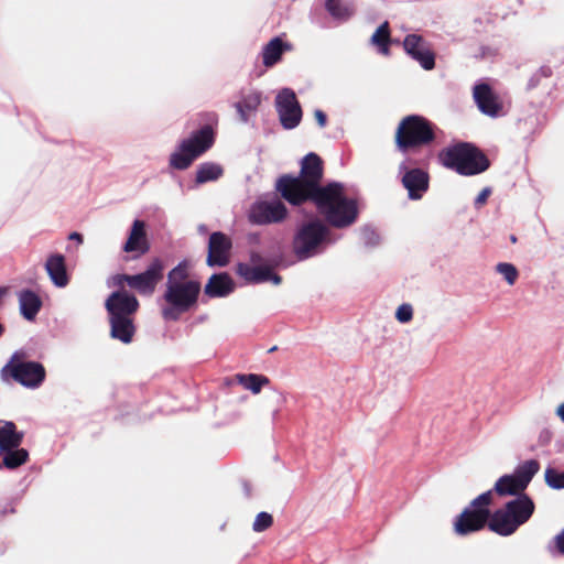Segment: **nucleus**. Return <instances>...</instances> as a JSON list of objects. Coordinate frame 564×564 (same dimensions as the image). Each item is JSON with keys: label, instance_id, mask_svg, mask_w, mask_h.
I'll return each instance as SVG.
<instances>
[{"label": "nucleus", "instance_id": "1", "mask_svg": "<svg viewBox=\"0 0 564 564\" xmlns=\"http://www.w3.org/2000/svg\"><path fill=\"white\" fill-rule=\"evenodd\" d=\"M299 172L280 174L274 181V188L290 206L310 204L317 212L327 214L332 224L350 223L356 215L351 203L357 197L346 195L345 183L324 180L325 162L314 151L307 152L299 160Z\"/></svg>", "mask_w": 564, "mask_h": 564}, {"label": "nucleus", "instance_id": "2", "mask_svg": "<svg viewBox=\"0 0 564 564\" xmlns=\"http://www.w3.org/2000/svg\"><path fill=\"white\" fill-rule=\"evenodd\" d=\"M511 497L499 508L491 510L490 494H479L453 518V532L457 536L465 538L488 529L499 536H511L532 518L535 511V502L528 492Z\"/></svg>", "mask_w": 564, "mask_h": 564}, {"label": "nucleus", "instance_id": "3", "mask_svg": "<svg viewBox=\"0 0 564 564\" xmlns=\"http://www.w3.org/2000/svg\"><path fill=\"white\" fill-rule=\"evenodd\" d=\"M306 205L291 206L301 216L295 221L292 237V250L296 261H305L322 254L336 241L330 228H348L357 223L360 215L359 202H354L350 209H355L356 215L352 220L344 225H334L326 213L307 209Z\"/></svg>", "mask_w": 564, "mask_h": 564}, {"label": "nucleus", "instance_id": "4", "mask_svg": "<svg viewBox=\"0 0 564 564\" xmlns=\"http://www.w3.org/2000/svg\"><path fill=\"white\" fill-rule=\"evenodd\" d=\"M219 117L216 111L197 113V127L180 139L169 155L170 170L186 171L216 143Z\"/></svg>", "mask_w": 564, "mask_h": 564}, {"label": "nucleus", "instance_id": "5", "mask_svg": "<svg viewBox=\"0 0 564 564\" xmlns=\"http://www.w3.org/2000/svg\"><path fill=\"white\" fill-rule=\"evenodd\" d=\"M443 131L423 115L410 113L401 118L394 130V150L403 156H420L425 150H434Z\"/></svg>", "mask_w": 564, "mask_h": 564}, {"label": "nucleus", "instance_id": "6", "mask_svg": "<svg viewBox=\"0 0 564 564\" xmlns=\"http://www.w3.org/2000/svg\"><path fill=\"white\" fill-rule=\"evenodd\" d=\"M437 163L465 177L485 173L491 166L488 155L474 142L452 140L436 155Z\"/></svg>", "mask_w": 564, "mask_h": 564}, {"label": "nucleus", "instance_id": "7", "mask_svg": "<svg viewBox=\"0 0 564 564\" xmlns=\"http://www.w3.org/2000/svg\"><path fill=\"white\" fill-rule=\"evenodd\" d=\"M202 297V283L191 279L182 284L167 285L161 299L165 304L161 308L165 322H178L183 314L198 308Z\"/></svg>", "mask_w": 564, "mask_h": 564}, {"label": "nucleus", "instance_id": "8", "mask_svg": "<svg viewBox=\"0 0 564 564\" xmlns=\"http://www.w3.org/2000/svg\"><path fill=\"white\" fill-rule=\"evenodd\" d=\"M434 150H425L420 156H403L399 164L397 180L408 193L410 200H420L430 189L429 167Z\"/></svg>", "mask_w": 564, "mask_h": 564}, {"label": "nucleus", "instance_id": "9", "mask_svg": "<svg viewBox=\"0 0 564 564\" xmlns=\"http://www.w3.org/2000/svg\"><path fill=\"white\" fill-rule=\"evenodd\" d=\"M2 382L19 383L25 389H39L46 379V370L42 362L26 359L22 349L15 350L0 370Z\"/></svg>", "mask_w": 564, "mask_h": 564}, {"label": "nucleus", "instance_id": "10", "mask_svg": "<svg viewBox=\"0 0 564 564\" xmlns=\"http://www.w3.org/2000/svg\"><path fill=\"white\" fill-rule=\"evenodd\" d=\"M280 193L273 187L256 197L247 210V219L252 226L283 224L290 216V210Z\"/></svg>", "mask_w": 564, "mask_h": 564}, {"label": "nucleus", "instance_id": "11", "mask_svg": "<svg viewBox=\"0 0 564 564\" xmlns=\"http://www.w3.org/2000/svg\"><path fill=\"white\" fill-rule=\"evenodd\" d=\"M109 324V337L123 345L134 341L138 326L135 315L140 310V302L104 305Z\"/></svg>", "mask_w": 564, "mask_h": 564}, {"label": "nucleus", "instance_id": "12", "mask_svg": "<svg viewBox=\"0 0 564 564\" xmlns=\"http://www.w3.org/2000/svg\"><path fill=\"white\" fill-rule=\"evenodd\" d=\"M471 97L478 111L486 117L498 119L508 113L500 94L496 90L492 79L489 77L475 80L471 87Z\"/></svg>", "mask_w": 564, "mask_h": 564}, {"label": "nucleus", "instance_id": "13", "mask_svg": "<svg viewBox=\"0 0 564 564\" xmlns=\"http://www.w3.org/2000/svg\"><path fill=\"white\" fill-rule=\"evenodd\" d=\"M167 264V259L160 256L152 257L142 271L131 273V290L141 296L153 295L159 283L164 279Z\"/></svg>", "mask_w": 564, "mask_h": 564}, {"label": "nucleus", "instance_id": "14", "mask_svg": "<svg viewBox=\"0 0 564 564\" xmlns=\"http://www.w3.org/2000/svg\"><path fill=\"white\" fill-rule=\"evenodd\" d=\"M151 250V240L148 235V225L140 218H134L127 230L124 241L121 243V251L126 253L122 260L133 261L142 258Z\"/></svg>", "mask_w": 564, "mask_h": 564}, {"label": "nucleus", "instance_id": "15", "mask_svg": "<svg viewBox=\"0 0 564 564\" xmlns=\"http://www.w3.org/2000/svg\"><path fill=\"white\" fill-rule=\"evenodd\" d=\"M279 121L284 130L297 128L303 118V109L295 91L290 87L279 90L274 99Z\"/></svg>", "mask_w": 564, "mask_h": 564}, {"label": "nucleus", "instance_id": "16", "mask_svg": "<svg viewBox=\"0 0 564 564\" xmlns=\"http://www.w3.org/2000/svg\"><path fill=\"white\" fill-rule=\"evenodd\" d=\"M293 50V44L286 40V34L281 33L272 36L267 43L263 44L258 57H261L262 66L257 64L250 72V76L259 78L264 75L268 68L279 64L283 54Z\"/></svg>", "mask_w": 564, "mask_h": 564}, {"label": "nucleus", "instance_id": "17", "mask_svg": "<svg viewBox=\"0 0 564 564\" xmlns=\"http://www.w3.org/2000/svg\"><path fill=\"white\" fill-rule=\"evenodd\" d=\"M404 53L416 62L424 70H432L436 66V53L431 43L419 33H408L402 40Z\"/></svg>", "mask_w": 564, "mask_h": 564}, {"label": "nucleus", "instance_id": "18", "mask_svg": "<svg viewBox=\"0 0 564 564\" xmlns=\"http://www.w3.org/2000/svg\"><path fill=\"white\" fill-rule=\"evenodd\" d=\"M232 249V240L229 235L221 230L209 234L207 240L206 264L209 268H225L229 263V256Z\"/></svg>", "mask_w": 564, "mask_h": 564}, {"label": "nucleus", "instance_id": "19", "mask_svg": "<svg viewBox=\"0 0 564 564\" xmlns=\"http://www.w3.org/2000/svg\"><path fill=\"white\" fill-rule=\"evenodd\" d=\"M108 288H115L105 299L104 305L126 304L140 302L131 290L132 274L127 272L115 273L106 280Z\"/></svg>", "mask_w": 564, "mask_h": 564}, {"label": "nucleus", "instance_id": "20", "mask_svg": "<svg viewBox=\"0 0 564 564\" xmlns=\"http://www.w3.org/2000/svg\"><path fill=\"white\" fill-rule=\"evenodd\" d=\"M234 271L236 275L241 280V285H257L270 282L273 285H280L282 283V276L274 271V269L258 268L257 265H250L247 262L238 261Z\"/></svg>", "mask_w": 564, "mask_h": 564}, {"label": "nucleus", "instance_id": "21", "mask_svg": "<svg viewBox=\"0 0 564 564\" xmlns=\"http://www.w3.org/2000/svg\"><path fill=\"white\" fill-rule=\"evenodd\" d=\"M236 288V281L227 271H215L202 286L200 303L207 304L213 299L227 297Z\"/></svg>", "mask_w": 564, "mask_h": 564}, {"label": "nucleus", "instance_id": "22", "mask_svg": "<svg viewBox=\"0 0 564 564\" xmlns=\"http://www.w3.org/2000/svg\"><path fill=\"white\" fill-rule=\"evenodd\" d=\"M44 270L55 288L64 289L69 284L70 273L67 271L66 257L63 253H50L44 262Z\"/></svg>", "mask_w": 564, "mask_h": 564}, {"label": "nucleus", "instance_id": "23", "mask_svg": "<svg viewBox=\"0 0 564 564\" xmlns=\"http://www.w3.org/2000/svg\"><path fill=\"white\" fill-rule=\"evenodd\" d=\"M19 303V313L23 319L33 323L43 307V300L39 290L22 288L15 292Z\"/></svg>", "mask_w": 564, "mask_h": 564}, {"label": "nucleus", "instance_id": "24", "mask_svg": "<svg viewBox=\"0 0 564 564\" xmlns=\"http://www.w3.org/2000/svg\"><path fill=\"white\" fill-rule=\"evenodd\" d=\"M224 173L225 170L220 163L213 161L199 163L196 166L194 177L187 184L186 189L193 191L206 183L216 182L223 177Z\"/></svg>", "mask_w": 564, "mask_h": 564}, {"label": "nucleus", "instance_id": "25", "mask_svg": "<svg viewBox=\"0 0 564 564\" xmlns=\"http://www.w3.org/2000/svg\"><path fill=\"white\" fill-rule=\"evenodd\" d=\"M250 265H257L258 268H270V269H286L292 265L294 261L286 259L284 252L279 247L275 251L268 252L264 256L256 250L249 252Z\"/></svg>", "mask_w": 564, "mask_h": 564}, {"label": "nucleus", "instance_id": "26", "mask_svg": "<svg viewBox=\"0 0 564 564\" xmlns=\"http://www.w3.org/2000/svg\"><path fill=\"white\" fill-rule=\"evenodd\" d=\"M22 442L23 440H19L15 447L9 445L0 448V458H2L6 469L15 470L29 460L30 453L26 448L21 447Z\"/></svg>", "mask_w": 564, "mask_h": 564}, {"label": "nucleus", "instance_id": "27", "mask_svg": "<svg viewBox=\"0 0 564 564\" xmlns=\"http://www.w3.org/2000/svg\"><path fill=\"white\" fill-rule=\"evenodd\" d=\"M541 464L536 458H529L520 462L513 469L512 475L517 478L516 484L520 492H525L534 476L539 473Z\"/></svg>", "mask_w": 564, "mask_h": 564}, {"label": "nucleus", "instance_id": "28", "mask_svg": "<svg viewBox=\"0 0 564 564\" xmlns=\"http://www.w3.org/2000/svg\"><path fill=\"white\" fill-rule=\"evenodd\" d=\"M236 382L251 394H259L264 388L271 387V379L258 372H237Z\"/></svg>", "mask_w": 564, "mask_h": 564}, {"label": "nucleus", "instance_id": "29", "mask_svg": "<svg viewBox=\"0 0 564 564\" xmlns=\"http://www.w3.org/2000/svg\"><path fill=\"white\" fill-rule=\"evenodd\" d=\"M370 44L376 47L377 52L383 56L391 54V32L388 21L379 24L370 36Z\"/></svg>", "mask_w": 564, "mask_h": 564}, {"label": "nucleus", "instance_id": "30", "mask_svg": "<svg viewBox=\"0 0 564 564\" xmlns=\"http://www.w3.org/2000/svg\"><path fill=\"white\" fill-rule=\"evenodd\" d=\"M517 478L513 477L512 473L501 475L495 482L494 487L485 492L490 494V501L492 495L496 494L500 498H507L520 494V488L516 484Z\"/></svg>", "mask_w": 564, "mask_h": 564}, {"label": "nucleus", "instance_id": "31", "mask_svg": "<svg viewBox=\"0 0 564 564\" xmlns=\"http://www.w3.org/2000/svg\"><path fill=\"white\" fill-rule=\"evenodd\" d=\"M324 9L336 24H343L354 15V9L343 0H325Z\"/></svg>", "mask_w": 564, "mask_h": 564}, {"label": "nucleus", "instance_id": "32", "mask_svg": "<svg viewBox=\"0 0 564 564\" xmlns=\"http://www.w3.org/2000/svg\"><path fill=\"white\" fill-rule=\"evenodd\" d=\"M19 440H24V432L19 431L13 421H0V448L9 445L17 446Z\"/></svg>", "mask_w": 564, "mask_h": 564}, {"label": "nucleus", "instance_id": "33", "mask_svg": "<svg viewBox=\"0 0 564 564\" xmlns=\"http://www.w3.org/2000/svg\"><path fill=\"white\" fill-rule=\"evenodd\" d=\"M191 267L192 262L189 259L183 258L180 260L178 263L167 272L165 286L187 282V280H189L188 274Z\"/></svg>", "mask_w": 564, "mask_h": 564}, {"label": "nucleus", "instance_id": "34", "mask_svg": "<svg viewBox=\"0 0 564 564\" xmlns=\"http://www.w3.org/2000/svg\"><path fill=\"white\" fill-rule=\"evenodd\" d=\"M359 236L366 249H375L381 243V236L372 224L361 226Z\"/></svg>", "mask_w": 564, "mask_h": 564}, {"label": "nucleus", "instance_id": "35", "mask_svg": "<svg viewBox=\"0 0 564 564\" xmlns=\"http://www.w3.org/2000/svg\"><path fill=\"white\" fill-rule=\"evenodd\" d=\"M544 481L553 490L564 489V470H561L551 464L545 467Z\"/></svg>", "mask_w": 564, "mask_h": 564}, {"label": "nucleus", "instance_id": "36", "mask_svg": "<svg viewBox=\"0 0 564 564\" xmlns=\"http://www.w3.org/2000/svg\"><path fill=\"white\" fill-rule=\"evenodd\" d=\"M496 272L499 273L510 286L514 285L519 278V270L511 262H498L496 264Z\"/></svg>", "mask_w": 564, "mask_h": 564}, {"label": "nucleus", "instance_id": "37", "mask_svg": "<svg viewBox=\"0 0 564 564\" xmlns=\"http://www.w3.org/2000/svg\"><path fill=\"white\" fill-rule=\"evenodd\" d=\"M262 98V91L254 90L252 94L242 96L241 100L237 101L236 104L242 107L243 109L252 112L258 110L259 106L261 105Z\"/></svg>", "mask_w": 564, "mask_h": 564}, {"label": "nucleus", "instance_id": "38", "mask_svg": "<svg viewBox=\"0 0 564 564\" xmlns=\"http://www.w3.org/2000/svg\"><path fill=\"white\" fill-rule=\"evenodd\" d=\"M273 522L274 519L271 513L267 511H260L259 513H257L253 520L252 530L257 533L264 532L273 525Z\"/></svg>", "mask_w": 564, "mask_h": 564}, {"label": "nucleus", "instance_id": "39", "mask_svg": "<svg viewBox=\"0 0 564 564\" xmlns=\"http://www.w3.org/2000/svg\"><path fill=\"white\" fill-rule=\"evenodd\" d=\"M553 75V67L551 65H542L535 73L531 75L527 84V90L536 88L542 78H550Z\"/></svg>", "mask_w": 564, "mask_h": 564}, {"label": "nucleus", "instance_id": "40", "mask_svg": "<svg viewBox=\"0 0 564 564\" xmlns=\"http://www.w3.org/2000/svg\"><path fill=\"white\" fill-rule=\"evenodd\" d=\"M546 549L552 556L564 557V528L550 540Z\"/></svg>", "mask_w": 564, "mask_h": 564}, {"label": "nucleus", "instance_id": "41", "mask_svg": "<svg viewBox=\"0 0 564 564\" xmlns=\"http://www.w3.org/2000/svg\"><path fill=\"white\" fill-rule=\"evenodd\" d=\"M324 11V6H312L308 13L310 21L322 29L328 26L327 17Z\"/></svg>", "mask_w": 564, "mask_h": 564}, {"label": "nucleus", "instance_id": "42", "mask_svg": "<svg viewBox=\"0 0 564 564\" xmlns=\"http://www.w3.org/2000/svg\"><path fill=\"white\" fill-rule=\"evenodd\" d=\"M395 319L401 324H406L413 319V306L410 303L400 304L394 314Z\"/></svg>", "mask_w": 564, "mask_h": 564}, {"label": "nucleus", "instance_id": "43", "mask_svg": "<svg viewBox=\"0 0 564 564\" xmlns=\"http://www.w3.org/2000/svg\"><path fill=\"white\" fill-rule=\"evenodd\" d=\"M492 194V187L491 186H485L480 189V192L476 195V197L474 198V207L476 209H480L481 207H484L490 195Z\"/></svg>", "mask_w": 564, "mask_h": 564}, {"label": "nucleus", "instance_id": "44", "mask_svg": "<svg viewBox=\"0 0 564 564\" xmlns=\"http://www.w3.org/2000/svg\"><path fill=\"white\" fill-rule=\"evenodd\" d=\"M552 438H553V432L547 429V427H544L541 430L540 434H539V437H538V443L540 446H547L550 445V443L552 442Z\"/></svg>", "mask_w": 564, "mask_h": 564}, {"label": "nucleus", "instance_id": "45", "mask_svg": "<svg viewBox=\"0 0 564 564\" xmlns=\"http://www.w3.org/2000/svg\"><path fill=\"white\" fill-rule=\"evenodd\" d=\"M314 119L316 121V124L319 127V128H325L328 123V116L327 113L319 109V108H316L314 110Z\"/></svg>", "mask_w": 564, "mask_h": 564}, {"label": "nucleus", "instance_id": "46", "mask_svg": "<svg viewBox=\"0 0 564 564\" xmlns=\"http://www.w3.org/2000/svg\"><path fill=\"white\" fill-rule=\"evenodd\" d=\"M236 373L232 376L224 377L221 379L220 390L226 393H229L230 388H232L234 386H239V383L236 382Z\"/></svg>", "mask_w": 564, "mask_h": 564}, {"label": "nucleus", "instance_id": "47", "mask_svg": "<svg viewBox=\"0 0 564 564\" xmlns=\"http://www.w3.org/2000/svg\"><path fill=\"white\" fill-rule=\"evenodd\" d=\"M269 389H271L272 391L278 393V398L275 401V404H276L275 408L282 410V408L286 404V401H288L286 393L279 390L276 387H273L272 384Z\"/></svg>", "mask_w": 564, "mask_h": 564}, {"label": "nucleus", "instance_id": "48", "mask_svg": "<svg viewBox=\"0 0 564 564\" xmlns=\"http://www.w3.org/2000/svg\"><path fill=\"white\" fill-rule=\"evenodd\" d=\"M19 500V498H12L11 501L8 503V506H0V519L9 513H15L17 510L13 506Z\"/></svg>", "mask_w": 564, "mask_h": 564}, {"label": "nucleus", "instance_id": "49", "mask_svg": "<svg viewBox=\"0 0 564 564\" xmlns=\"http://www.w3.org/2000/svg\"><path fill=\"white\" fill-rule=\"evenodd\" d=\"M496 51L488 45H480L478 54H475L477 59H484L488 55H495Z\"/></svg>", "mask_w": 564, "mask_h": 564}, {"label": "nucleus", "instance_id": "50", "mask_svg": "<svg viewBox=\"0 0 564 564\" xmlns=\"http://www.w3.org/2000/svg\"><path fill=\"white\" fill-rule=\"evenodd\" d=\"M67 239L69 241H74L77 246H80L84 243V235L79 231H70L67 236Z\"/></svg>", "mask_w": 564, "mask_h": 564}, {"label": "nucleus", "instance_id": "51", "mask_svg": "<svg viewBox=\"0 0 564 564\" xmlns=\"http://www.w3.org/2000/svg\"><path fill=\"white\" fill-rule=\"evenodd\" d=\"M234 107L236 108L237 113L239 115V118L242 122L247 123L250 119V111L243 109L239 105L235 104Z\"/></svg>", "mask_w": 564, "mask_h": 564}, {"label": "nucleus", "instance_id": "52", "mask_svg": "<svg viewBox=\"0 0 564 564\" xmlns=\"http://www.w3.org/2000/svg\"><path fill=\"white\" fill-rule=\"evenodd\" d=\"M240 417H241V413L240 412H238V411L231 412L228 415V419L225 422L216 423L215 426L216 427L224 426L225 424L232 423V422L239 420Z\"/></svg>", "mask_w": 564, "mask_h": 564}, {"label": "nucleus", "instance_id": "53", "mask_svg": "<svg viewBox=\"0 0 564 564\" xmlns=\"http://www.w3.org/2000/svg\"><path fill=\"white\" fill-rule=\"evenodd\" d=\"M166 172L172 176V178L174 181H176V183L178 184L180 188L184 192V183H183V180L180 175H177L175 172H180L178 170H170V167L167 166L166 169Z\"/></svg>", "mask_w": 564, "mask_h": 564}, {"label": "nucleus", "instance_id": "54", "mask_svg": "<svg viewBox=\"0 0 564 564\" xmlns=\"http://www.w3.org/2000/svg\"><path fill=\"white\" fill-rule=\"evenodd\" d=\"M10 285H0V308L2 307L3 305V301L4 299L9 295L10 293Z\"/></svg>", "mask_w": 564, "mask_h": 564}, {"label": "nucleus", "instance_id": "55", "mask_svg": "<svg viewBox=\"0 0 564 564\" xmlns=\"http://www.w3.org/2000/svg\"><path fill=\"white\" fill-rule=\"evenodd\" d=\"M207 319H208V314L207 313L197 315L194 318V321L192 322L191 326H195V325L202 324V323L206 322Z\"/></svg>", "mask_w": 564, "mask_h": 564}, {"label": "nucleus", "instance_id": "56", "mask_svg": "<svg viewBox=\"0 0 564 564\" xmlns=\"http://www.w3.org/2000/svg\"><path fill=\"white\" fill-rule=\"evenodd\" d=\"M555 414L564 423V401L557 405V408L555 410Z\"/></svg>", "mask_w": 564, "mask_h": 564}, {"label": "nucleus", "instance_id": "57", "mask_svg": "<svg viewBox=\"0 0 564 564\" xmlns=\"http://www.w3.org/2000/svg\"><path fill=\"white\" fill-rule=\"evenodd\" d=\"M197 232L202 236L209 235V228L206 224H199L197 226Z\"/></svg>", "mask_w": 564, "mask_h": 564}, {"label": "nucleus", "instance_id": "58", "mask_svg": "<svg viewBox=\"0 0 564 564\" xmlns=\"http://www.w3.org/2000/svg\"><path fill=\"white\" fill-rule=\"evenodd\" d=\"M558 76H564V57L562 58L561 65L555 64L552 66Z\"/></svg>", "mask_w": 564, "mask_h": 564}, {"label": "nucleus", "instance_id": "59", "mask_svg": "<svg viewBox=\"0 0 564 564\" xmlns=\"http://www.w3.org/2000/svg\"><path fill=\"white\" fill-rule=\"evenodd\" d=\"M555 449L557 453H564V442L561 440H557L555 442Z\"/></svg>", "mask_w": 564, "mask_h": 564}, {"label": "nucleus", "instance_id": "60", "mask_svg": "<svg viewBox=\"0 0 564 564\" xmlns=\"http://www.w3.org/2000/svg\"><path fill=\"white\" fill-rule=\"evenodd\" d=\"M280 412H281V410L276 409V408L272 411L271 419H272L273 423H275V421L278 420Z\"/></svg>", "mask_w": 564, "mask_h": 564}, {"label": "nucleus", "instance_id": "61", "mask_svg": "<svg viewBox=\"0 0 564 564\" xmlns=\"http://www.w3.org/2000/svg\"><path fill=\"white\" fill-rule=\"evenodd\" d=\"M248 399H249V395H248V394H246V393H243V394H241V395H239V397L237 398V402H238V403H245V402H247V401H248Z\"/></svg>", "mask_w": 564, "mask_h": 564}, {"label": "nucleus", "instance_id": "62", "mask_svg": "<svg viewBox=\"0 0 564 564\" xmlns=\"http://www.w3.org/2000/svg\"><path fill=\"white\" fill-rule=\"evenodd\" d=\"M243 489H245V494H246L247 496H250L251 487H250L249 482H248V481H246V480L243 481Z\"/></svg>", "mask_w": 564, "mask_h": 564}, {"label": "nucleus", "instance_id": "63", "mask_svg": "<svg viewBox=\"0 0 564 564\" xmlns=\"http://www.w3.org/2000/svg\"><path fill=\"white\" fill-rule=\"evenodd\" d=\"M392 44L401 45V46H402V40L391 37V45H392Z\"/></svg>", "mask_w": 564, "mask_h": 564}, {"label": "nucleus", "instance_id": "64", "mask_svg": "<svg viewBox=\"0 0 564 564\" xmlns=\"http://www.w3.org/2000/svg\"><path fill=\"white\" fill-rule=\"evenodd\" d=\"M264 135H268L270 133H273V129L271 128H263Z\"/></svg>", "mask_w": 564, "mask_h": 564}]
</instances>
